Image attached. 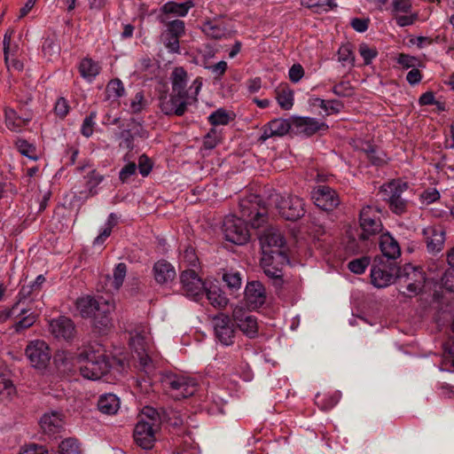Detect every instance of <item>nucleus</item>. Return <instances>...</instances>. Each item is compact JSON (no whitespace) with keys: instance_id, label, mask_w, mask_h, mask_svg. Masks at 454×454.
<instances>
[{"instance_id":"nucleus-1","label":"nucleus","mask_w":454,"mask_h":454,"mask_svg":"<svg viewBox=\"0 0 454 454\" xmlns=\"http://www.w3.org/2000/svg\"><path fill=\"white\" fill-rule=\"evenodd\" d=\"M262 198L255 194H250L239 200L241 217L227 215L223 223V231L226 240L236 244L244 245L250 238L247 226L249 223L254 229H260L265 223V207H261Z\"/></svg>"},{"instance_id":"nucleus-2","label":"nucleus","mask_w":454,"mask_h":454,"mask_svg":"<svg viewBox=\"0 0 454 454\" xmlns=\"http://www.w3.org/2000/svg\"><path fill=\"white\" fill-rule=\"evenodd\" d=\"M161 421V415L154 408L145 406L138 415L134 428V440L137 444L145 450L152 449L156 440L155 434L160 429Z\"/></svg>"},{"instance_id":"nucleus-3","label":"nucleus","mask_w":454,"mask_h":454,"mask_svg":"<svg viewBox=\"0 0 454 454\" xmlns=\"http://www.w3.org/2000/svg\"><path fill=\"white\" fill-rule=\"evenodd\" d=\"M265 207V223L267 214L276 209L278 214L288 221H296L304 215V202L297 196L283 197L281 194L272 191L265 200L262 199L261 207Z\"/></svg>"},{"instance_id":"nucleus-4","label":"nucleus","mask_w":454,"mask_h":454,"mask_svg":"<svg viewBox=\"0 0 454 454\" xmlns=\"http://www.w3.org/2000/svg\"><path fill=\"white\" fill-rule=\"evenodd\" d=\"M82 364L80 372L83 378L88 380H99L106 375L110 369L108 358L105 350L98 344L90 346L79 355Z\"/></svg>"},{"instance_id":"nucleus-5","label":"nucleus","mask_w":454,"mask_h":454,"mask_svg":"<svg viewBox=\"0 0 454 454\" xmlns=\"http://www.w3.org/2000/svg\"><path fill=\"white\" fill-rule=\"evenodd\" d=\"M262 254L277 255L278 262H288L286 239L281 231L273 226H267L257 233Z\"/></svg>"},{"instance_id":"nucleus-6","label":"nucleus","mask_w":454,"mask_h":454,"mask_svg":"<svg viewBox=\"0 0 454 454\" xmlns=\"http://www.w3.org/2000/svg\"><path fill=\"white\" fill-rule=\"evenodd\" d=\"M161 383L168 391L171 392V395L175 399L187 398L197 390L194 380L172 372L162 374Z\"/></svg>"},{"instance_id":"nucleus-7","label":"nucleus","mask_w":454,"mask_h":454,"mask_svg":"<svg viewBox=\"0 0 454 454\" xmlns=\"http://www.w3.org/2000/svg\"><path fill=\"white\" fill-rule=\"evenodd\" d=\"M396 278L402 287H405L403 294L412 296L418 294L423 288L425 283L424 272L421 269L405 264L403 268L397 267Z\"/></svg>"},{"instance_id":"nucleus-8","label":"nucleus","mask_w":454,"mask_h":454,"mask_svg":"<svg viewBox=\"0 0 454 454\" xmlns=\"http://www.w3.org/2000/svg\"><path fill=\"white\" fill-rule=\"evenodd\" d=\"M408 184L401 180H392L380 186V192L387 195L390 209L396 215L403 214L407 209V200L402 198V193Z\"/></svg>"},{"instance_id":"nucleus-9","label":"nucleus","mask_w":454,"mask_h":454,"mask_svg":"<svg viewBox=\"0 0 454 454\" xmlns=\"http://www.w3.org/2000/svg\"><path fill=\"white\" fill-rule=\"evenodd\" d=\"M397 266L395 262L384 261L382 257H376L371 270V279L374 286L382 288L389 286L395 277L396 278Z\"/></svg>"},{"instance_id":"nucleus-10","label":"nucleus","mask_w":454,"mask_h":454,"mask_svg":"<svg viewBox=\"0 0 454 454\" xmlns=\"http://www.w3.org/2000/svg\"><path fill=\"white\" fill-rule=\"evenodd\" d=\"M380 212L379 208L371 206H366L361 210L359 221L362 232L359 235L360 239H369L381 231L382 223L378 215Z\"/></svg>"},{"instance_id":"nucleus-11","label":"nucleus","mask_w":454,"mask_h":454,"mask_svg":"<svg viewBox=\"0 0 454 454\" xmlns=\"http://www.w3.org/2000/svg\"><path fill=\"white\" fill-rule=\"evenodd\" d=\"M192 100L176 93L163 92L159 97V107L165 115L183 116Z\"/></svg>"},{"instance_id":"nucleus-12","label":"nucleus","mask_w":454,"mask_h":454,"mask_svg":"<svg viewBox=\"0 0 454 454\" xmlns=\"http://www.w3.org/2000/svg\"><path fill=\"white\" fill-rule=\"evenodd\" d=\"M25 354L31 365L37 370H44L48 366L51 355L45 341L35 340L31 341L25 349Z\"/></svg>"},{"instance_id":"nucleus-13","label":"nucleus","mask_w":454,"mask_h":454,"mask_svg":"<svg viewBox=\"0 0 454 454\" xmlns=\"http://www.w3.org/2000/svg\"><path fill=\"white\" fill-rule=\"evenodd\" d=\"M212 325L215 338L223 345L230 346L234 343L236 328L231 317L219 313L212 317Z\"/></svg>"},{"instance_id":"nucleus-14","label":"nucleus","mask_w":454,"mask_h":454,"mask_svg":"<svg viewBox=\"0 0 454 454\" xmlns=\"http://www.w3.org/2000/svg\"><path fill=\"white\" fill-rule=\"evenodd\" d=\"M182 289L187 296L198 301L203 296L205 284L193 270H184L180 276Z\"/></svg>"},{"instance_id":"nucleus-15","label":"nucleus","mask_w":454,"mask_h":454,"mask_svg":"<svg viewBox=\"0 0 454 454\" xmlns=\"http://www.w3.org/2000/svg\"><path fill=\"white\" fill-rule=\"evenodd\" d=\"M293 127L292 119L276 118L267 122L262 128V133L258 138L260 144H263L270 137H282L289 133Z\"/></svg>"},{"instance_id":"nucleus-16","label":"nucleus","mask_w":454,"mask_h":454,"mask_svg":"<svg viewBox=\"0 0 454 454\" xmlns=\"http://www.w3.org/2000/svg\"><path fill=\"white\" fill-rule=\"evenodd\" d=\"M114 309V304L107 301H102L98 310L92 317V327L96 333L106 334L112 328L113 322L111 313Z\"/></svg>"},{"instance_id":"nucleus-17","label":"nucleus","mask_w":454,"mask_h":454,"mask_svg":"<svg viewBox=\"0 0 454 454\" xmlns=\"http://www.w3.org/2000/svg\"><path fill=\"white\" fill-rule=\"evenodd\" d=\"M232 318L239 329L247 337L254 338L258 333L257 319L246 312L242 308L236 307L232 311Z\"/></svg>"},{"instance_id":"nucleus-18","label":"nucleus","mask_w":454,"mask_h":454,"mask_svg":"<svg viewBox=\"0 0 454 454\" xmlns=\"http://www.w3.org/2000/svg\"><path fill=\"white\" fill-rule=\"evenodd\" d=\"M293 129L296 134L311 137L320 130H326L328 125L311 117H293Z\"/></svg>"},{"instance_id":"nucleus-19","label":"nucleus","mask_w":454,"mask_h":454,"mask_svg":"<svg viewBox=\"0 0 454 454\" xmlns=\"http://www.w3.org/2000/svg\"><path fill=\"white\" fill-rule=\"evenodd\" d=\"M312 198L315 204L324 211H333L340 204V200L335 191L326 185H319L313 192Z\"/></svg>"},{"instance_id":"nucleus-20","label":"nucleus","mask_w":454,"mask_h":454,"mask_svg":"<svg viewBox=\"0 0 454 454\" xmlns=\"http://www.w3.org/2000/svg\"><path fill=\"white\" fill-rule=\"evenodd\" d=\"M288 262H278L277 255L262 254V266L264 273L273 280L276 287H281L283 285V268Z\"/></svg>"},{"instance_id":"nucleus-21","label":"nucleus","mask_w":454,"mask_h":454,"mask_svg":"<svg viewBox=\"0 0 454 454\" xmlns=\"http://www.w3.org/2000/svg\"><path fill=\"white\" fill-rule=\"evenodd\" d=\"M354 143L355 149L362 152L372 166L383 167L386 162V155L380 148L369 141L357 140Z\"/></svg>"},{"instance_id":"nucleus-22","label":"nucleus","mask_w":454,"mask_h":454,"mask_svg":"<svg viewBox=\"0 0 454 454\" xmlns=\"http://www.w3.org/2000/svg\"><path fill=\"white\" fill-rule=\"evenodd\" d=\"M50 332L55 338L71 340L75 334L74 322L67 317H59L50 322Z\"/></svg>"},{"instance_id":"nucleus-23","label":"nucleus","mask_w":454,"mask_h":454,"mask_svg":"<svg viewBox=\"0 0 454 454\" xmlns=\"http://www.w3.org/2000/svg\"><path fill=\"white\" fill-rule=\"evenodd\" d=\"M245 299L249 309L261 307L266 300L265 288L259 281L247 283L245 289Z\"/></svg>"},{"instance_id":"nucleus-24","label":"nucleus","mask_w":454,"mask_h":454,"mask_svg":"<svg viewBox=\"0 0 454 454\" xmlns=\"http://www.w3.org/2000/svg\"><path fill=\"white\" fill-rule=\"evenodd\" d=\"M427 250L430 253L440 252L445 241V231L441 226H430L423 231Z\"/></svg>"},{"instance_id":"nucleus-25","label":"nucleus","mask_w":454,"mask_h":454,"mask_svg":"<svg viewBox=\"0 0 454 454\" xmlns=\"http://www.w3.org/2000/svg\"><path fill=\"white\" fill-rule=\"evenodd\" d=\"M103 298L98 300L92 296L86 295L80 297L75 301V308L79 315L83 318H92L102 304Z\"/></svg>"},{"instance_id":"nucleus-26","label":"nucleus","mask_w":454,"mask_h":454,"mask_svg":"<svg viewBox=\"0 0 454 454\" xmlns=\"http://www.w3.org/2000/svg\"><path fill=\"white\" fill-rule=\"evenodd\" d=\"M172 90L171 92L181 95L191 99V96L186 89L187 87V72L182 67H176L173 69L170 75Z\"/></svg>"},{"instance_id":"nucleus-27","label":"nucleus","mask_w":454,"mask_h":454,"mask_svg":"<svg viewBox=\"0 0 454 454\" xmlns=\"http://www.w3.org/2000/svg\"><path fill=\"white\" fill-rule=\"evenodd\" d=\"M193 5L191 0L184 3L169 1L160 7L158 16H165V18L170 19L172 17H184Z\"/></svg>"},{"instance_id":"nucleus-28","label":"nucleus","mask_w":454,"mask_h":454,"mask_svg":"<svg viewBox=\"0 0 454 454\" xmlns=\"http://www.w3.org/2000/svg\"><path fill=\"white\" fill-rule=\"evenodd\" d=\"M153 271L154 279L160 285L173 281L176 276L174 267L165 260L156 262Z\"/></svg>"},{"instance_id":"nucleus-29","label":"nucleus","mask_w":454,"mask_h":454,"mask_svg":"<svg viewBox=\"0 0 454 454\" xmlns=\"http://www.w3.org/2000/svg\"><path fill=\"white\" fill-rule=\"evenodd\" d=\"M40 426L45 434H55L59 433L64 426L62 415L55 411L45 413L40 419Z\"/></svg>"},{"instance_id":"nucleus-30","label":"nucleus","mask_w":454,"mask_h":454,"mask_svg":"<svg viewBox=\"0 0 454 454\" xmlns=\"http://www.w3.org/2000/svg\"><path fill=\"white\" fill-rule=\"evenodd\" d=\"M380 248L384 257L395 260L401 255V248L398 242L389 234H382L380 238Z\"/></svg>"},{"instance_id":"nucleus-31","label":"nucleus","mask_w":454,"mask_h":454,"mask_svg":"<svg viewBox=\"0 0 454 454\" xmlns=\"http://www.w3.org/2000/svg\"><path fill=\"white\" fill-rule=\"evenodd\" d=\"M276 99L284 110H290L294 106V91L287 83H281L276 89Z\"/></svg>"},{"instance_id":"nucleus-32","label":"nucleus","mask_w":454,"mask_h":454,"mask_svg":"<svg viewBox=\"0 0 454 454\" xmlns=\"http://www.w3.org/2000/svg\"><path fill=\"white\" fill-rule=\"evenodd\" d=\"M98 62L90 58H84L79 65L81 76L88 81H92L100 72Z\"/></svg>"},{"instance_id":"nucleus-33","label":"nucleus","mask_w":454,"mask_h":454,"mask_svg":"<svg viewBox=\"0 0 454 454\" xmlns=\"http://www.w3.org/2000/svg\"><path fill=\"white\" fill-rule=\"evenodd\" d=\"M98 408L102 413L114 414L120 408L119 399L113 394L104 395L98 401Z\"/></svg>"},{"instance_id":"nucleus-34","label":"nucleus","mask_w":454,"mask_h":454,"mask_svg":"<svg viewBox=\"0 0 454 454\" xmlns=\"http://www.w3.org/2000/svg\"><path fill=\"white\" fill-rule=\"evenodd\" d=\"M204 293H206L209 303L216 309H223L228 304L227 297L216 286H213L208 288L206 287Z\"/></svg>"},{"instance_id":"nucleus-35","label":"nucleus","mask_w":454,"mask_h":454,"mask_svg":"<svg viewBox=\"0 0 454 454\" xmlns=\"http://www.w3.org/2000/svg\"><path fill=\"white\" fill-rule=\"evenodd\" d=\"M202 31L213 39H221L225 36L227 30L216 20H207L202 24Z\"/></svg>"},{"instance_id":"nucleus-36","label":"nucleus","mask_w":454,"mask_h":454,"mask_svg":"<svg viewBox=\"0 0 454 454\" xmlns=\"http://www.w3.org/2000/svg\"><path fill=\"white\" fill-rule=\"evenodd\" d=\"M158 20L166 27V30L181 37L184 34V22L178 19L165 18V16H158Z\"/></svg>"},{"instance_id":"nucleus-37","label":"nucleus","mask_w":454,"mask_h":454,"mask_svg":"<svg viewBox=\"0 0 454 454\" xmlns=\"http://www.w3.org/2000/svg\"><path fill=\"white\" fill-rule=\"evenodd\" d=\"M13 34V30H7L4 35L3 40L4 62L8 68L10 67V58L14 56L19 49L17 43H12V37Z\"/></svg>"},{"instance_id":"nucleus-38","label":"nucleus","mask_w":454,"mask_h":454,"mask_svg":"<svg viewBox=\"0 0 454 454\" xmlns=\"http://www.w3.org/2000/svg\"><path fill=\"white\" fill-rule=\"evenodd\" d=\"M124 93L125 88L123 86L122 82L120 79H113L107 83L106 88V94L107 99L116 100L122 97Z\"/></svg>"},{"instance_id":"nucleus-39","label":"nucleus","mask_w":454,"mask_h":454,"mask_svg":"<svg viewBox=\"0 0 454 454\" xmlns=\"http://www.w3.org/2000/svg\"><path fill=\"white\" fill-rule=\"evenodd\" d=\"M301 4L309 8L314 9L316 12H327L337 6L333 0H301Z\"/></svg>"},{"instance_id":"nucleus-40","label":"nucleus","mask_w":454,"mask_h":454,"mask_svg":"<svg viewBox=\"0 0 454 454\" xmlns=\"http://www.w3.org/2000/svg\"><path fill=\"white\" fill-rule=\"evenodd\" d=\"M30 310L31 309H20V316H21V318L18 320L14 325V328L17 332L30 327L35 322L37 315L35 312H30L29 314L26 315Z\"/></svg>"},{"instance_id":"nucleus-41","label":"nucleus","mask_w":454,"mask_h":454,"mask_svg":"<svg viewBox=\"0 0 454 454\" xmlns=\"http://www.w3.org/2000/svg\"><path fill=\"white\" fill-rule=\"evenodd\" d=\"M313 100H314L313 105L318 106L320 108H322L326 113V114H338L343 107L342 103L340 102L339 100L326 101V100L319 98H316Z\"/></svg>"},{"instance_id":"nucleus-42","label":"nucleus","mask_w":454,"mask_h":454,"mask_svg":"<svg viewBox=\"0 0 454 454\" xmlns=\"http://www.w3.org/2000/svg\"><path fill=\"white\" fill-rule=\"evenodd\" d=\"M146 333L145 330L141 332H136L135 334L131 335L129 345L134 350L135 354H138L139 351L145 352L147 349Z\"/></svg>"},{"instance_id":"nucleus-43","label":"nucleus","mask_w":454,"mask_h":454,"mask_svg":"<svg viewBox=\"0 0 454 454\" xmlns=\"http://www.w3.org/2000/svg\"><path fill=\"white\" fill-rule=\"evenodd\" d=\"M179 36L174 35L168 30H163L160 34V40L170 52H177L179 51Z\"/></svg>"},{"instance_id":"nucleus-44","label":"nucleus","mask_w":454,"mask_h":454,"mask_svg":"<svg viewBox=\"0 0 454 454\" xmlns=\"http://www.w3.org/2000/svg\"><path fill=\"white\" fill-rule=\"evenodd\" d=\"M222 135L221 131L216 128H211L209 131L204 136L203 138V148L206 150H212L221 143Z\"/></svg>"},{"instance_id":"nucleus-45","label":"nucleus","mask_w":454,"mask_h":454,"mask_svg":"<svg viewBox=\"0 0 454 454\" xmlns=\"http://www.w3.org/2000/svg\"><path fill=\"white\" fill-rule=\"evenodd\" d=\"M42 51L45 57L51 59L53 56L59 54V44L55 36L47 37L44 39L42 46Z\"/></svg>"},{"instance_id":"nucleus-46","label":"nucleus","mask_w":454,"mask_h":454,"mask_svg":"<svg viewBox=\"0 0 454 454\" xmlns=\"http://www.w3.org/2000/svg\"><path fill=\"white\" fill-rule=\"evenodd\" d=\"M59 454H81L77 440L71 437L63 440L59 445Z\"/></svg>"},{"instance_id":"nucleus-47","label":"nucleus","mask_w":454,"mask_h":454,"mask_svg":"<svg viewBox=\"0 0 454 454\" xmlns=\"http://www.w3.org/2000/svg\"><path fill=\"white\" fill-rule=\"evenodd\" d=\"M231 120L229 113L223 108L217 109L208 116V121L213 126L227 125Z\"/></svg>"},{"instance_id":"nucleus-48","label":"nucleus","mask_w":454,"mask_h":454,"mask_svg":"<svg viewBox=\"0 0 454 454\" xmlns=\"http://www.w3.org/2000/svg\"><path fill=\"white\" fill-rule=\"evenodd\" d=\"M127 273V266L123 262H120L116 265L114 270L113 279L111 281V286L114 290H119V288L122 286L124 278Z\"/></svg>"},{"instance_id":"nucleus-49","label":"nucleus","mask_w":454,"mask_h":454,"mask_svg":"<svg viewBox=\"0 0 454 454\" xmlns=\"http://www.w3.org/2000/svg\"><path fill=\"white\" fill-rule=\"evenodd\" d=\"M370 264V258L364 256L352 260L348 262V268L355 274H362Z\"/></svg>"},{"instance_id":"nucleus-50","label":"nucleus","mask_w":454,"mask_h":454,"mask_svg":"<svg viewBox=\"0 0 454 454\" xmlns=\"http://www.w3.org/2000/svg\"><path fill=\"white\" fill-rule=\"evenodd\" d=\"M358 51L364 59V65H370L378 55V51L375 47H370L364 43L359 44Z\"/></svg>"},{"instance_id":"nucleus-51","label":"nucleus","mask_w":454,"mask_h":454,"mask_svg":"<svg viewBox=\"0 0 454 454\" xmlns=\"http://www.w3.org/2000/svg\"><path fill=\"white\" fill-rule=\"evenodd\" d=\"M96 117H97V113L95 111H92L83 120V122H82V128H81V133L84 137H90L93 134L94 125H95L94 120L96 119Z\"/></svg>"},{"instance_id":"nucleus-52","label":"nucleus","mask_w":454,"mask_h":454,"mask_svg":"<svg viewBox=\"0 0 454 454\" xmlns=\"http://www.w3.org/2000/svg\"><path fill=\"white\" fill-rule=\"evenodd\" d=\"M5 122L8 129L17 130L25 123V121L20 117H16V113L13 110H6Z\"/></svg>"},{"instance_id":"nucleus-53","label":"nucleus","mask_w":454,"mask_h":454,"mask_svg":"<svg viewBox=\"0 0 454 454\" xmlns=\"http://www.w3.org/2000/svg\"><path fill=\"white\" fill-rule=\"evenodd\" d=\"M223 279L231 289L236 290L239 289L241 286V277L239 272L230 271L224 273Z\"/></svg>"},{"instance_id":"nucleus-54","label":"nucleus","mask_w":454,"mask_h":454,"mask_svg":"<svg viewBox=\"0 0 454 454\" xmlns=\"http://www.w3.org/2000/svg\"><path fill=\"white\" fill-rule=\"evenodd\" d=\"M411 0H395L392 4V15L399 13H410L411 11Z\"/></svg>"},{"instance_id":"nucleus-55","label":"nucleus","mask_w":454,"mask_h":454,"mask_svg":"<svg viewBox=\"0 0 454 454\" xmlns=\"http://www.w3.org/2000/svg\"><path fill=\"white\" fill-rule=\"evenodd\" d=\"M393 18L397 26L403 27L413 25L418 20L419 15L418 13H411L409 15H400L395 13V15H393Z\"/></svg>"},{"instance_id":"nucleus-56","label":"nucleus","mask_w":454,"mask_h":454,"mask_svg":"<svg viewBox=\"0 0 454 454\" xmlns=\"http://www.w3.org/2000/svg\"><path fill=\"white\" fill-rule=\"evenodd\" d=\"M134 358H137L139 363V368L145 372H150L153 369V361L148 356L147 352L139 351L138 354H136V356Z\"/></svg>"},{"instance_id":"nucleus-57","label":"nucleus","mask_w":454,"mask_h":454,"mask_svg":"<svg viewBox=\"0 0 454 454\" xmlns=\"http://www.w3.org/2000/svg\"><path fill=\"white\" fill-rule=\"evenodd\" d=\"M333 92L338 97H349L353 93V89L349 82H340L333 86Z\"/></svg>"},{"instance_id":"nucleus-58","label":"nucleus","mask_w":454,"mask_h":454,"mask_svg":"<svg viewBox=\"0 0 454 454\" xmlns=\"http://www.w3.org/2000/svg\"><path fill=\"white\" fill-rule=\"evenodd\" d=\"M134 137L135 135L131 133L130 129H122L118 135V137L122 140L120 145L124 146L125 148L129 150L133 149Z\"/></svg>"},{"instance_id":"nucleus-59","label":"nucleus","mask_w":454,"mask_h":454,"mask_svg":"<svg viewBox=\"0 0 454 454\" xmlns=\"http://www.w3.org/2000/svg\"><path fill=\"white\" fill-rule=\"evenodd\" d=\"M206 68L210 69L215 75V80H220L225 74L228 65L224 60H221L218 63L212 66H205Z\"/></svg>"},{"instance_id":"nucleus-60","label":"nucleus","mask_w":454,"mask_h":454,"mask_svg":"<svg viewBox=\"0 0 454 454\" xmlns=\"http://www.w3.org/2000/svg\"><path fill=\"white\" fill-rule=\"evenodd\" d=\"M145 106V101L142 91L137 92L130 102V110L133 114L140 113Z\"/></svg>"},{"instance_id":"nucleus-61","label":"nucleus","mask_w":454,"mask_h":454,"mask_svg":"<svg viewBox=\"0 0 454 454\" xmlns=\"http://www.w3.org/2000/svg\"><path fill=\"white\" fill-rule=\"evenodd\" d=\"M340 395L339 393H335L334 395L325 397L323 400H319V396H317V404L321 405L322 410H329L334 407L339 400H340Z\"/></svg>"},{"instance_id":"nucleus-62","label":"nucleus","mask_w":454,"mask_h":454,"mask_svg":"<svg viewBox=\"0 0 454 454\" xmlns=\"http://www.w3.org/2000/svg\"><path fill=\"white\" fill-rule=\"evenodd\" d=\"M85 184L89 189L90 193H92V189L95 188L101 181L102 176L96 172H88L86 176H84Z\"/></svg>"},{"instance_id":"nucleus-63","label":"nucleus","mask_w":454,"mask_h":454,"mask_svg":"<svg viewBox=\"0 0 454 454\" xmlns=\"http://www.w3.org/2000/svg\"><path fill=\"white\" fill-rule=\"evenodd\" d=\"M442 284L446 290L454 293V268L445 271L442 278Z\"/></svg>"},{"instance_id":"nucleus-64","label":"nucleus","mask_w":454,"mask_h":454,"mask_svg":"<svg viewBox=\"0 0 454 454\" xmlns=\"http://www.w3.org/2000/svg\"><path fill=\"white\" fill-rule=\"evenodd\" d=\"M55 114L60 118H65L69 112V106L65 98H59L54 107Z\"/></svg>"}]
</instances>
